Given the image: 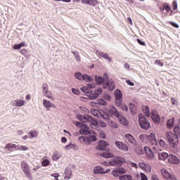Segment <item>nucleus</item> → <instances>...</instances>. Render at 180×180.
Instances as JSON below:
<instances>
[{"label": "nucleus", "mask_w": 180, "mask_h": 180, "mask_svg": "<svg viewBox=\"0 0 180 180\" xmlns=\"http://www.w3.org/2000/svg\"><path fill=\"white\" fill-rule=\"evenodd\" d=\"M165 138L171 146L172 151L175 154L178 151V136L172 131H167L165 133Z\"/></svg>", "instance_id": "obj_1"}, {"label": "nucleus", "mask_w": 180, "mask_h": 180, "mask_svg": "<svg viewBox=\"0 0 180 180\" xmlns=\"http://www.w3.org/2000/svg\"><path fill=\"white\" fill-rule=\"evenodd\" d=\"M148 137V141H149L152 146V149L153 151H155V153L161 151V149H160V147H158V141H157V136H155V134L150 133Z\"/></svg>", "instance_id": "obj_2"}, {"label": "nucleus", "mask_w": 180, "mask_h": 180, "mask_svg": "<svg viewBox=\"0 0 180 180\" xmlns=\"http://www.w3.org/2000/svg\"><path fill=\"white\" fill-rule=\"evenodd\" d=\"M138 117H139V126L141 127V129L148 130V129H150V127H151V124H150V122H148V120L146 119V117H144V115L139 114Z\"/></svg>", "instance_id": "obj_3"}, {"label": "nucleus", "mask_w": 180, "mask_h": 180, "mask_svg": "<svg viewBox=\"0 0 180 180\" xmlns=\"http://www.w3.org/2000/svg\"><path fill=\"white\" fill-rule=\"evenodd\" d=\"M90 112L91 115H93V116H96V117H102L104 120H109V115L102 110H98L91 109Z\"/></svg>", "instance_id": "obj_4"}, {"label": "nucleus", "mask_w": 180, "mask_h": 180, "mask_svg": "<svg viewBox=\"0 0 180 180\" xmlns=\"http://www.w3.org/2000/svg\"><path fill=\"white\" fill-rule=\"evenodd\" d=\"M114 95L115 96V104L117 106H122L123 103V93L120 89H115L114 91Z\"/></svg>", "instance_id": "obj_5"}, {"label": "nucleus", "mask_w": 180, "mask_h": 180, "mask_svg": "<svg viewBox=\"0 0 180 180\" xmlns=\"http://www.w3.org/2000/svg\"><path fill=\"white\" fill-rule=\"evenodd\" d=\"M126 163V159L122 157H114L112 160L110 161V165L111 167H117V165H122V164Z\"/></svg>", "instance_id": "obj_6"}, {"label": "nucleus", "mask_w": 180, "mask_h": 180, "mask_svg": "<svg viewBox=\"0 0 180 180\" xmlns=\"http://www.w3.org/2000/svg\"><path fill=\"white\" fill-rule=\"evenodd\" d=\"M79 140L81 143L84 142L87 146H89L92 141H96V136L95 135H90L89 136H79Z\"/></svg>", "instance_id": "obj_7"}, {"label": "nucleus", "mask_w": 180, "mask_h": 180, "mask_svg": "<svg viewBox=\"0 0 180 180\" xmlns=\"http://www.w3.org/2000/svg\"><path fill=\"white\" fill-rule=\"evenodd\" d=\"M42 91L44 96H46L51 101L54 100V96H53V91H49V85L47 84H44L42 86Z\"/></svg>", "instance_id": "obj_8"}, {"label": "nucleus", "mask_w": 180, "mask_h": 180, "mask_svg": "<svg viewBox=\"0 0 180 180\" xmlns=\"http://www.w3.org/2000/svg\"><path fill=\"white\" fill-rule=\"evenodd\" d=\"M86 122L91 123V129H96L98 127V121L89 115H86L84 123H86Z\"/></svg>", "instance_id": "obj_9"}, {"label": "nucleus", "mask_w": 180, "mask_h": 180, "mask_svg": "<svg viewBox=\"0 0 180 180\" xmlns=\"http://www.w3.org/2000/svg\"><path fill=\"white\" fill-rule=\"evenodd\" d=\"M21 168L25 175L27 176V178H32V174L30 173V169H29V165L25 161L21 162Z\"/></svg>", "instance_id": "obj_10"}, {"label": "nucleus", "mask_w": 180, "mask_h": 180, "mask_svg": "<svg viewBox=\"0 0 180 180\" xmlns=\"http://www.w3.org/2000/svg\"><path fill=\"white\" fill-rule=\"evenodd\" d=\"M124 174H127V170L124 169V167H119L117 169H115L112 172V176H115V178H117L118 176H121L120 175H123Z\"/></svg>", "instance_id": "obj_11"}, {"label": "nucleus", "mask_w": 180, "mask_h": 180, "mask_svg": "<svg viewBox=\"0 0 180 180\" xmlns=\"http://www.w3.org/2000/svg\"><path fill=\"white\" fill-rule=\"evenodd\" d=\"M109 172H110V169L105 170L101 166H96L94 168V174H96V175L109 174Z\"/></svg>", "instance_id": "obj_12"}, {"label": "nucleus", "mask_w": 180, "mask_h": 180, "mask_svg": "<svg viewBox=\"0 0 180 180\" xmlns=\"http://www.w3.org/2000/svg\"><path fill=\"white\" fill-rule=\"evenodd\" d=\"M10 105L13 107L22 108L26 105V101L23 99L17 98L11 101Z\"/></svg>", "instance_id": "obj_13"}, {"label": "nucleus", "mask_w": 180, "mask_h": 180, "mask_svg": "<svg viewBox=\"0 0 180 180\" xmlns=\"http://www.w3.org/2000/svg\"><path fill=\"white\" fill-rule=\"evenodd\" d=\"M102 92H103V90L102 88L99 87L94 90L93 94H89L88 96L91 101H94L99 98V96L102 95Z\"/></svg>", "instance_id": "obj_14"}, {"label": "nucleus", "mask_w": 180, "mask_h": 180, "mask_svg": "<svg viewBox=\"0 0 180 180\" xmlns=\"http://www.w3.org/2000/svg\"><path fill=\"white\" fill-rule=\"evenodd\" d=\"M109 147V143L106 141H101L96 147V150L98 151H105Z\"/></svg>", "instance_id": "obj_15"}, {"label": "nucleus", "mask_w": 180, "mask_h": 180, "mask_svg": "<svg viewBox=\"0 0 180 180\" xmlns=\"http://www.w3.org/2000/svg\"><path fill=\"white\" fill-rule=\"evenodd\" d=\"M80 129H81L79 130L80 134L87 136V134H91V133H92L89 130V127L88 125H86L85 123H82Z\"/></svg>", "instance_id": "obj_16"}, {"label": "nucleus", "mask_w": 180, "mask_h": 180, "mask_svg": "<svg viewBox=\"0 0 180 180\" xmlns=\"http://www.w3.org/2000/svg\"><path fill=\"white\" fill-rule=\"evenodd\" d=\"M139 167L148 174L151 172V166L144 162H139Z\"/></svg>", "instance_id": "obj_17"}, {"label": "nucleus", "mask_w": 180, "mask_h": 180, "mask_svg": "<svg viewBox=\"0 0 180 180\" xmlns=\"http://www.w3.org/2000/svg\"><path fill=\"white\" fill-rule=\"evenodd\" d=\"M44 108H45L46 110H50L51 109H56V105L54 103H51V101L49 100L44 99L42 101Z\"/></svg>", "instance_id": "obj_18"}, {"label": "nucleus", "mask_w": 180, "mask_h": 180, "mask_svg": "<svg viewBox=\"0 0 180 180\" xmlns=\"http://www.w3.org/2000/svg\"><path fill=\"white\" fill-rule=\"evenodd\" d=\"M115 144L118 150H121L122 151H129V146L127 144L123 143V142L119 141H115Z\"/></svg>", "instance_id": "obj_19"}, {"label": "nucleus", "mask_w": 180, "mask_h": 180, "mask_svg": "<svg viewBox=\"0 0 180 180\" xmlns=\"http://www.w3.org/2000/svg\"><path fill=\"white\" fill-rule=\"evenodd\" d=\"M144 150L146 153V157L148 160H154L155 158V155H154V153H153V150L151 148H150V147L145 146Z\"/></svg>", "instance_id": "obj_20"}, {"label": "nucleus", "mask_w": 180, "mask_h": 180, "mask_svg": "<svg viewBox=\"0 0 180 180\" xmlns=\"http://www.w3.org/2000/svg\"><path fill=\"white\" fill-rule=\"evenodd\" d=\"M169 164H173L174 165H178L179 164L180 160L178 157L174 155H169L168 158Z\"/></svg>", "instance_id": "obj_21"}, {"label": "nucleus", "mask_w": 180, "mask_h": 180, "mask_svg": "<svg viewBox=\"0 0 180 180\" xmlns=\"http://www.w3.org/2000/svg\"><path fill=\"white\" fill-rule=\"evenodd\" d=\"M124 137L126 140H127V141L130 143V144H132L133 146H136V144L137 143V141L136 140V138L133 136V135L130 134H127L124 135Z\"/></svg>", "instance_id": "obj_22"}, {"label": "nucleus", "mask_w": 180, "mask_h": 180, "mask_svg": "<svg viewBox=\"0 0 180 180\" xmlns=\"http://www.w3.org/2000/svg\"><path fill=\"white\" fill-rule=\"evenodd\" d=\"M108 115L110 116H115V117H119V116H120V112H119V111L117 110V109H116V108L111 107L108 110Z\"/></svg>", "instance_id": "obj_23"}, {"label": "nucleus", "mask_w": 180, "mask_h": 180, "mask_svg": "<svg viewBox=\"0 0 180 180\" xmlns=\"http://www.w3.org/2000/svg\"><path fill=\"white\" fill-rule=\"evenodd\" d=\"M65 180H70L72 178V170L70 167H66L64 171Z\"/></svg>", "instance_id": "obj_24"}, {"label": "nucleus", "mask_w": 180, "mask_h": 180, "mask_svg": "<svg viewBox=\"0 0 180 180\" xmlns=\"http://www.w3.org/2000/svg\"><path fill=\"white\" fill-rule=\"evenodd\" d=\"M96 54L98 57L103 58H104V60H106L107 61H110V62L112 61V58L109 57V55L108 53H105L103 52L96 51Z\"/></svg>", "instance_id": "obj_25"}, {"label": "nucleus", "mask_w": 180, "mask_h": 180, "mask_svg": "<svg viewBox=\"0 0 180 180\" xmlns=\"http://www.w3.org/2000/svg\"><path fill=\"white\" fill-rule=\"evenodd\" d=\"M151 119L155 122V123H160V115L157 110H153L151 112Z\"/></svg>", "instance_id": "obj_26"}, {"label": "nucleus", "mask_w": 180, "mask_h": 180, "mask_svg": "<svg viewBox=\"0 0 180 180\" xmlns=\"http://www.w3.org/2000/svg\"><path fill=\"white\" fill-rule=\"evenodd\" d=\"M158 159L160 160V161H165V160H167V158H169V155H168L167 153L165 152H161L158 153Z\"/></svg>", "instance_id": "obj_27"}, {"label": "nucleus", "mask_w": 180, "mask_h": 180, "mask_svg": "<svg viewBox=\"0 0 180 180\" xmlns=\"http://www.w3.org/2000/svg\"><path fill=\"white\" fill-rule=\"evenodd\" d=\"M5 149L8 150V151H13V150H18V145L9 143L6 144Z\"/></svg>", "instance_id": "obj_28"}, {"label": "nucleus", "mask_w": 180, "mask_h": 180, "mask_svg": "<svg viewBox=\"0 0 180 180\" xmlns=\"http://www.w3.org/2000/svg\"><path fill=\"white\" fill-rule=\"evenodd\" d=\"M117 118L119 119L120 122L123 124V126H127V124H129V121L126 117H124V116L120 114V116Z\"/></svg>", "instance_id": "obj_29"}, {"label": "nucleus", "mask_w": 180, "mask_h": 180, "mask_svg": "<svg viewBox=\"0 0 180 180\" xmlns=\"http://www.w3.org/2000/svg\"><path fill=\"white\" fill-rule=\"evenodd\" d=\"M139 140L141 143L147 144L148 143V135L144 134L139 135Z\"/></svg>", "instance_id": "obj_30"}, {"label": "nucleus", "mask_w": 180, "mask_h": 180, "mask_svg": "<svg viewBox=\"0 0 180 180\" xmlns=\"http://www.w3.org/2000/svg\"><path fill=\"white\" fill-rule=\"evenodd\" d=\"M129 106L131 115H136L137 113V107L136 105L132 103H129Z\"/></svg>", "instance_id": "obj_31"}, {"label": "nucleus", "mask_w": 180, "mask_h": 180, "mask_svg": "<svg viewBox=\"0 0 180 180\" xmlns=\"http://www.w3.org/2000/svg\"><path fill=\"white\" fill-rule=\"evenodd\" d=\"M94 79L97 85H102V84H103V77H102L101 76L95 75Z\"/></svg>", "instance_id": "obj_32"}, {"label": "nucleus", "mask_w": 180, "mask_h": 180, "mask_svg": "<svg viewBox=\"0 0 180 180\" xmlns=\"http://www.w3.org/2000/svg\"><path fill=\"white\" fill-rule=\"evenodd\" d=\"M82 81H85V82H93L94 78L89 75L84 74Z\"/></svg>", "instance_id": "obj_33"}, {"label": "nucleus", "mask_w": 180, "mask_h": 180, "mask_svg": "<svg viewBox=\"0 0 180 180\" xmlns=\"http://www.w3.org/2000/svg\"><path fill=\"white\" fill-rule=\"evenodd\" d=\"M107 86L110 91H113V89H115V82L112 79L108 80L107 82Z\"/></svg>", "instance_id": "obj_34"}, {"label": "nucleus", "mask_w": 180, "mask_h": 180, "mask_svg": "<svg viewBox=\"0 0 180 180\" xmlns=\"http://www.w3.org/2000/svg\"><path fill=\"white\" fill-rule=\"evenodd\" d=\"M101 157L103 158H112L113 157V153L110 152H104L100 154Z\"/></svg>", "instance_id": "obj_35"}, {"label": "nucleus", "mask_w": 180, "mask_h": 180, "mask_svg": "<svg viewBox=\"0 0 180 180\" xmlns=\"http://www.w3.org/2000/svg\"><path fill=\"white\" fill-rule=\"evenodd\" d=\"M39 136V133L37 131H31L28 133V137L29 139H34Z\"/></svg>", "instance_id": "obj_36"}, {"label": "nucleus", "mask_w": 180, "mask_h": 180, "mask_svg": "<svg viewBox=\"0 0 180 180\" xmlns=\"http://www.w3.org/2000/svg\"><path fill=\"white\" fill-rule=\"evenodd\" d=\"M161 174H162V176H164L165 178V179L169 178V176L171 175L169 174V172H168V170H167L166 169H162Z\"/></svg>", "instance_id": "obj_37"}, {"label": "nucleus", "mask_w": 180, "mask_h": 180, "mask_svg": "<svg viewBox=\"0 0 180 180\" xmlns=\"http://www.w3.org/2000/svg\"><path fill=\"white\" fill-rule=\"evenodd\" d=\"M174 123H175V118L172 117L167 121V127L169 129H172L174 127Z\"/></svg>", "instance_id": "obj_38"}, {"label": "nucleus", "mask_w": 180, "mask_h": 180, "mask_svg": "<svg viewBox=\"0 0 180 180\" xmlns=\"http://www.w3.org/2000/svg\"><path fill=\"white\" fill-rule=\"evenodd\" d=\"M26 44L25 42H21L20 44H15L13 46L14 50H20L22 47H25Z\"/></svg>", "instance_id": "obj_39"}, {"label": "nucleus", "mask_w": 180, "mask_h": 180, "mask_svg": "<svg viewBox=\"0 0 180 180\" xmlns=\"http://www.w3.org/2000/svg\"><path fill=\"white\" fill-rule=\"evenodd\" d=\"M119 179L120 180H132L133 177L130 174H124L120 176Z\"/></svg>", "instance_id": "obj_40"}, {"label": "nucleus", "mask_w": 180, "mask_h": 180, "mask_svg": "<svg viewBox=\"0 0 180 180\" xmlns=\"http://www.w3.org/2000/svg\"><path fill=\"white\" fill-rule=\"evenodd\" d=\"M27 150H29V148L26 146L17 145V150L27 151Z\"/></svg>", "instance_id": "obj_41"}, {"label": "nucleus", "mask_w": 180, "mask_h": 180, "mask_svg": "<svg viewBox=\"0 0 180 180\" xmlns=\"http://www.w3.org/2000/svg\"><path fill=\"white\" fill-rule=\"evenodd\" d=\"M72 148H75V143H72L71 142L70 143V144L63 147V149L66 150H72Z\"/></svg>", "instance_id": "obj_42"}, {"label": "nucleus", "mask_w": 180, "mask_h": 180, "mask_svg": "<svg viewBox=\"0 0 180 180\" xmlns=\"http://www.w3.org/2000/svg\"><path fill=\"white\" fill-rule=\"evenodd\" d=\"M143 112L144 113V115H146V116L149 117V116H150V108H148V106L143 107Z\"/></svg>", "instance_id": "obj_43"}, {"label": "nucleus", "mask_w": 180, "mask_h": 180, "mask_svg": "<svg viewBox=\"0 0 180 180\" xmlns=\"http://www.w3.org/2000/svg\"><path fill=\"white\" fill-rule=\"evenodd\" d=\"M75 77L76 79H78L79 81H82L84 75L79 72H77L75 74Z\"/></svg>", "instance_id": "obj_44"}, {"label": "nucleus", "mask_w": 180, "mask_h": 180, "mask_svg": "<svg viewBox=\"0 0 180 180\" xmlns=\"http://www.w3.org/2000/svg\"><path fill=\"white\" fill-rule=\"evenodd\" d=\"M72 53L77 63H81V57H79V53L78 52H74V51H72Z\"/></svg>", "instance_id": "obj_45"}, {"label": "nucleus", "mask_w": 180, "mask_h": 180, "mask_svg": "<svg viewBox=\"0 0 180 180\" xmlns=\"http://www.w3.org/2000/svg\"><path fill=\"white\" fill-rule=\"evenodd\" d=\"M59 158H61V155L57 152L53 153L52 155L53 161H57Z\"/></svg>", "instance_id": "obj_46"}, {"label": "nucleus", "mask_w": 180, "mask_h": 180, "mask_svg": "<svg viewBox=\"0 0 180 180\" xmlns=\"http://www.w3.org/2000/svg\"><path fill=\"white\" fill-rule=\"evenodd\" d=\"M42 167H49L50 165V160L46 158H44L41 162Z\"/></svg>", "instance_id": "obj_47"}, {"label": "nucleus", "mask_w": 180, "mask_h": 180, "mask_svg": "<svg viewBox=\"0 0 180 180\" xmlns=\"http://www.w3.org/2000/svg\"><path fill=\"white\" fill-rule=\"evenodd\" d=\"M97 105H100L101 106H106L108 103L102 98H100L97 101Z\"/></svg>", "instance_id": "obj_48"}, {"label": "nucleus", "mask_w": 180, "mask_h": 180, "mask_svg": "<svg viewBox=\"0 0 180 180\" xmlns=\"http://www.w3.org/2000/svg\"><path fill=\"white\" fill-rule=\"evenodd\" d=\"M158 143L162 148H165L167 147V143L162 139H159Z\"/></svg>", "instance_id": "obj_49"}, {"label": "nucleus", "mask_w": 180, "mask_h": 180, "mask_svg": "<svg viewBox=\"0 0 180 180\" xmlns=\"http://www.w3.org/2000/svg\"><path fill=\"white\" fill-rule=\"evenodd\" d=\"M174 135L176 136V137H180V128L179 127H175L174 128Z\"/></svg>", "instance_id": "obj_50"}, {"label": "nucleus", "mask_w": 180, "mask_h": 180, "mask_svg": "<svg viewBox=\"0 0 180 180\" xmlns=\"http://www.w3.org/2000/svg\"><path fill=\"white\" fill-rule=\"evenodd\" d=\"M85 117H86V115H77V119H78V120H80V122H84V123H85Z\"/></svg>", "instance_id": "obj_51"}, {"label": "nucleus", "mask_w": 180, "mask_h": 180, "mask_svg": "<svg viewBox=\"0 0 180 180\" xmlns=\"http://www.w3.org/2000/svg\"><path fill=\"white\" fill-rule=\"evenodd\" d=\"M98 4H99V1H98V0H89L90 6H96Z\"/></svg>", "instance_id": "obj_52"}, {"label": "nucleus", "mask_w": 180, "mask_h": 180, "mask_svg": "<svg viewBox=\"0 0 180 180\" xmlns=\"http://www.w3.org/2000/svg\"><path fill=\"white\" fill-rule=\"evenodd\" d=\"M118 108H121L122 110H124V112H127L129 110V107H127V105L123 104V103H122L121 106H118Z\"/></svg>", "instance_id": "obj_53"}, {"label": "nucleus", "mask_w": 180, "mask_h": 180, "mask_svg": "<svg viewBox=\"0 0 180 180\" xmlns=\"http://www.w3.org/2000/svg\"><path fill=\"white\" fill-rule=\"evenodd\" d=\"M109 126H110V127H112V129H117V127H118L117 124L113 121H111L109 123Z\"/></svg>", "instance_id": "obj_54"}, {"label": "nucleus", "mask_w": 180, "mask_h": 180, "mask_svg": "<svg viewBox=\"0 0 180 180\" xmlns=\"http://www.w3.org/2000/svg\"><path fill=\"white\" fill-rule=\"evenodd\" d=\"M101 126V127H106L107 124L105 122L100 120L97 122V126Z\"/></svg>", "instance_id": "obj_55"}, {"label": "nucleus", "mask_w": 180, "mask_h": 180, "mask_svg": "<svg viewBox=\"0 0 180 180\" xmlns=\"http://www.w3.org/2000/svg\"><path fill=\"white\" fill-rule=\"evenodd\" d=\"M163 9H165L167 12H169V11H171V7L169 5L165 3L163 4Z\"/></svg>", "instance_id": "obj_56"}, {"label": "nucleus", "mask_w": 180, "mask_h": 180, "mask_svg": "<svg viewBox=\"0 0 180 180\" xmlns=\"http://www.w3.org/2000/svg\"><path fill=\"white\" fill-rule=\"evenodd\" d=\"M72 92L74 94V95H79V89H78L72 88Z\"/></svg>", "instance_id": "obj_57"}, {"label": "nucleus", "mask_w": 180, "mask_h": 180, "mask_svg": "<svg viewBox=\"0 0 180 180\" xmlns=\"http://www.w3.org/2000/svg\"><path fill=\"white\" fill-rule=\"evenodd\" d=\"M140 175H141V180H148V177L147 176V175H146V174L141 173Z\"/></svg>", "instance_id": "obj_58"}, {"label": "nucleus", "mask_w": 180, "mask_h": 180, "mask_svg": "<svg viewBox=\"0 0 180 180\" xmlns=\"http://www.w3.org/2000/svg\"><path fill=\"white\" fill-rule=\"evenodd\" d=\"M155 64H156L157 65H159L160 67H163L164 66V63H162L161 60H157L155 61Z\"/></svg>", "instance_id": "obj_59"}, {"label": "nucleus", "mask_w": 180, "mask_h": 180, "mask_svg": "<svg viewBox=\"0 0 180 180\" xmlns=\"http://www.w3.org/2000/svg\"><path fill=\"white\" fill-rule=\"evenodd\" d=\"M124 68L127 70V71H130L131 69L130 68V65L127 63L124 64Z\"/></svg>", "instance_id": "obj_60"}, {"label": "nucleus", "mask_w": 180, "mask_h": 180, "mask_svg": "<svg viewBox=\"0 0 180 180\" xmlns=\"http://www.w3.org/2000/svg\"><path fill=\"white\" fill-rule=\"evenodd\" d=\"M150 180H160L158 176L155 174H153L150 177Z\"/></svg>", "instance_id": "obj_61"}, {"label": "nucleus", "mask_w": 180, "mask_h": 180, "mask_svg": "<svg viewBox=\"0 0 180 180\" xmlns=\"http://www.w3.org/2000/svg\"><path fill=\"white\" fill-rule=\"evenodd\" d=\"M136 153H138V154H139V155H141V154H143V148L142 147H138L137 148H136Z\"/></svg>", "instance_id": "obj_62"}, {"label": "nucleus", "mask_w": 180, "mask_h": 180, "mask_svg": "<svg viewBox=\"0 0 180 180\" xmlns=\"http://www.w3.org/2000/svg\"><path fill=\"white\" fill-rule=\"evenodd\" d=\"M103 98L105 100V101L106 102V101H110L111 98H110V95L109 94H105V96H103Z\"/></svg>", "instance_id": "obj_63"}, {"label": "nucleus", "mask_w": 180, "mask_h": 180, "mask_svg": "<svg viewBox=\"0 0 180 180\" xmlns=\"http://www.w3.org/2000/svg\"><path fill=\"white\" fill-rule=\"evenodd\" d=\"M167 180H178L176 179V177H175V176L174 175H169V176L168 178L166 179Z\"/></svg>", "instance_id": "obj_64"}]
</instances>
